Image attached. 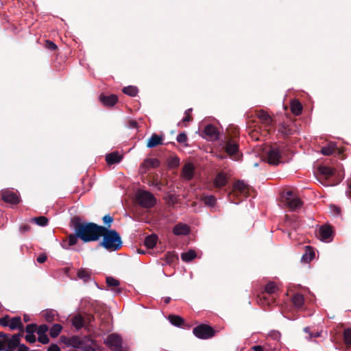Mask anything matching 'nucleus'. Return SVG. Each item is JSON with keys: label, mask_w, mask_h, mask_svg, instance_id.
Here are the masks:
<instances>
[{"label": "nucleus", "mask_w": 351, "mask_h": 351, "mask_svg": "<svg viewBox=\"0 0 351 351\" xmlns=\"http://www.w3.org/2000/svg\"><path fill=\"white\" fill-rule=\"evenodd\" d=\"M71 226L75 233L69 235V246L74 245L79 238L84 243L98 241L101 237L103 226L93 222H82L80 217H74L71 220Z\"/></svg>", "instance_id": "1"}, {"label": "nucleus", "mask_w": 351, "mask_h": 351, "mask_svg": "<svg viewBox=\"0 0 351 351\" xmlns=\"http://www.w3.org/2000/svg\"><path fill=\"white\" fill-rule=\"evenodd\" d=\"M101 234L103 239L99 243V246L110 252L117 251L121 248L123 242L117 230L108 229L103 226Z\"/></svg>", "instance_id": "2"}, {"label": "nucleus", "mask_w": 351, "mask_h": 351, "mask_svg": "<svg viewBox=\"0 0 351 351\" xmlns=\"http://www.w3.org/2000/svg\"><path fill=\"white\" fill-rule=\"evenodd\" d=\"M285 146H280L274 144L265 148V159L269 164L277 165L283 162V156L286 152Z\"/></svg>", "instance_id": "3"}, {"label": "nucleus", "mask_w": 351, "mask_h": 351, "mask_svg": "<svg viewBox=\"0 0 351 351\" xmlns=\"http://www.w3.org/2000/svg\"><path fill=\"white\" fill-rule=\"evenodd\" d=\"M282 202L292 211L300 208L302 205V202L292 191H287L282 193Z\"/></svg>", "instance_id": "4"}, {"label": "nucleus", "mask_w": 351, "mask_h": 351, "mask_svg": "<svg viewBox=\"0 0 351 351\" xmlns=\"http://www.w3.org/2000/svg\"><path fill=\"white\" fill-rule=\"evenodd\" d=\"M193 335L201 339H208L215 337L217 331L210 326L201 324L193 329Z\"/></svg>", "instance_id": "5"}, {"label": "nucleus", "mask_w": 351, "mask_h": 351, "mask_svg": "<svg viewBox=\"0 0 351 351\" xmlns=\"http://www.w3.org/2000/svg\"><path fill=\"white\" fill-rule=\"evenodd\" d=\"M239 131L237 128H234L233 131V137L228 138L225 144L226 152L229 156L234 160H239V144L234 138L238 135Z\"/></svg>", "instance_id": "6"}, {"label": "nucleus", "mask_w": 351, "mask_h": 351, "mask_svg": "<svg viewBox=\"0 0 351 351\" xmlns=\"http://www.w3.org/2000/svg\"><path fill=\"white\" fill-rule=\"evenodd\" d=\"M136 199L139 205L145 208H152L156 202L155 197L147 191H138Z\"/></svg>", "instance_id": "7"}, {"label": "nucleus", "mask_w": 351, "mask_h": 351, "mask_svg": "<svg viewBox=\"0 0 351 351\" xmlns=\"http://www.w3.org/2000/svg\"><path fill=\"white\" fill-rule=\"evenodd\" d=\"M104 343L112 351H125L123 349V339L121 336L117 334L112 333L108 336L104 341Z\"/></svg>", "instance_id": "8"}, {"label": "nucleus", "mask_w": 351, "mask_h": 351, "mask_svg": "<svg viewBox=\"0 0 351 351\" xmlns=\"http://www.w3.org/2000/svg\"><path fill=\"white\" fill-rule=\"evenodd\" d=\"M250 186L245 184L243 180H237L234 182L232 186V191L229 194L231 195H242L247 197L250 195Z\"/></svg>", "instance_id": "9"}, {"label": "nucleus", "mask_w": 351, "mask_h": 351, "mask_svg": "<svg viewBox=\"0 0 351 351\" xmlns=\"http://www.w3.org/2000/svg\"><path fill=\"white\" fill-rule=\"evenodd\" d=\"M61 339L67 346H71L73 348L78 349H81V348H82L83 344H84L85 340H88V339H86V337L80 338L78 336H73L69 338L62 337Z\"/></svg>", "instance_id": "10"}, {"label": "nucleus", "mask_w": 351, "mask_h": 351, "mask_svg": "<svg viewBox=\"0 0 351 351\" xmlns=\"http://www.w3.org/2000/svg\"><path fill=\"white\" fill-rule=\"evenodd\" d=\"M1 199L7 203L17 204L20 202L19 195L10 190H5L1 193Z\"/></svg>", "instance_id": "11"}, {"label": "nucleus", "mask_w": 351, "mask_h": 351, "mask_svg": "<svg viewBox=\"0 0 351 351\" xmlns=\"http://www.w3.org/2000/svg\"><path fill=\"white\" fill-rule=\"evenodd\" d=\"M160 164V160L157 158H147L141 165L140 171L141 173H146L150 168H156Z\"/></svg>", "instance_id": "12"}, {"label": "nucleus", "mask_w": 351, "mask_h": 351, "mask_svg": "<svg viewBox=\"0 0 351 351\" xmlns=\"http://www.w3.org/2000/svg\"><path fill=\"white\" fill-rule=\"evenodd\" d=\"M20 342L15 337L8 335L7 337L3 341V345L5 346V351H15L16 348L20 346Z\"/></svg>", "instance_id": "13"}, {"label": "nucleus", "mask_w": 351, "mask_h": 351, "mask_svg": "<svg viewBox=\"0 0 351 351\" xmlns=\"http://www.w3.org/2000/svg\"><path fill=\"white\" fill-rule=\"evenodd\" d=\"M195 172V167L194 165L191 163L188 162L185 164L182 169L181 172V176L183 179L189 181L193 179Z\"/></svg>", "instance_id": "14"}, {"label": "nucleus", "mask_w": 351, "mask_h": 351, "mask_svg": "<svg viewBox=\"0 0 351 351\" xmlns=\"http://www.w3.org/2000/svg\"><path fill=\"white\" fill-rule=\"evenodd\" d=\"M256 116L261 121V123L266 127L271 126L273 124L272 117L263 110L256 111Z\"/></svg>", "instance_id": "15"}, {"label": "nucleus", "mask_w": 351, "mask_h": 351, "mask_svg": "<svg viewBox=\"0 0 351 351\" xmlns=\"http://www.w3.org/2000/svg\"><path fill=\"white\" fill-rule=\"evenodd\" d=\"M99 101L102 103L104 106L106 107H112L117 103L118 97L114 94L110 95L101 94L99 95Z\"/></svg>", "instance_id": "16"}, {"label": "nucleus", "mask_w": 351, "mask_h": 351, "mask_svg": "<svg viewBox=\"0 0 351 351\" xmlns=\"http://www.w3.org/2000/svg\"><path fill=\"white\" fill-rule=\"evenodd\" d=\"M228 179L227 175L224 172L221 171L216 175L213 181V185L215 188L225 186L228 183Z\"/></svg>", "instance_id": "17"}, {"label": "nucleus", "mask_w": 351, "mask_h": 351, "mask_svg": "<svg viewBox=\"0 0 351 351\" xmlns=\"http://www.w3.org/2000/svg\"><path fill=\"white\" fill-rule=\"evenodd\" d=\"M319 236L323 241H327L332 237V229L329 225H324L319 228Z\"/></svg>", "instance_id": "18"}, {"label": "nucleus", "mask_w": 351, "mask_h": 351, "mask_svg": "<svg viewBox=\"0 0 351 351\" xmlns=\"http://www.w3.org/2000/svg\"><path fill=\"white\" fill-rule=\"evenodd\" d=\"M317 170L320 175L324 176L326 180L333 176L335 172V170L333 168L324 165L319 166Z\"/></svg>", "instance_id": "19"}, {"label": "nucleus", "mask_w": 351, "mask_h": 351, "mask_svg": "<svg viewBox=\"0 0 351 351\" xmlns=\"http://www.w3.org/2000/svg\"><path fill=\"white\" fill-rule=\"evenodd\" d=\"M9 328L11 330H22L23 328V323L19 316L10 317L9 322Z\"/></svg>", "instance_id": "20"}, {"label": "nucleus", "mask_w": 351, "mask_h": 351, "mask_svg": "<svg viewBox=\"0 0 351 351\" xmlns=\"http://www.w3.org/2000/svg\"><path fill=\"white\" fill-rule=\"evenodd\" d=\"M190 229L186 224L178 223L173 228V233L175 235H186L189 233Z\"/></svg>", "instance_id": "21"}, {"label": "nucleus", "mask_w": 351, "mask_h": 351, "mask_svg": "<svg viewBox=\"0 0 351 351\" xmlns=\"http://www.w3.org/2000/svg\"><path fill=\"white\" fill-rule=\"evenodd\" d=\"M162 144V138L156 134H153L147 141V147L148 148H153Z\"/></svg>", "instance_id": "22"}, {"label": "nucleus", "mask_w": 351, "mask_h": 351, "mask_svg": "<svg viewBox=\"0 0 351 351\" xmlns=\"http://www.w3.org/2000/svg\"><path fill=\"white\" fill-rule=\"evenodd\" d=\"M122 156L118 152H112L106 156V161L108 165H113L119 162Z\"/></svg>", "instance_id": "23"}, {"label": "nucleus", "mask_w": 351, "mask_h": 351, "mask_svg": "<svg viewBox=\"0 0 351 351\" xmlns=\"http://www.w3.org/2000/svg\"><path fill=\"white\" fill-rule=\"evenodd\" d=\"M91 271L88 269L81 268L77 272L78 278L82 280L84 282H88L90 280Z\"/></svg>", "instance_id": "24"}, {"label": "nucleus", "mask_w": 351, "mask_h": 351, "mask_svg": "<svg viewBox=\"0 0 351 351\" xmlns=\"http://www.w3.org/2000/svg\"><path fill=\"white\" fill-rule=\"evenodd\" d=\"M290 108L292 113L296 116L300 115L303 109L302 104L297 99L291 101Z\"/></svg>", "instance_id": "25"}, {"label": "nucleus", "mask_w": 351, "mask_h": 351, "mask_svg": "<svg viewBox=\"0 0 351 351\" xmlns=\"http://www.w3.org/2000/svg\"><path fill=\"white\" fill-rule=\"evenodd\" d=\"M71 322L77 330H80L84 326V319L80 314L74 315L71 319Z\"/></svg>", "instance_id": "26"}, {"label": "nucleus", "mask_w": 351, "mask_h": 351, "mask_svg": "<svg viewBox=\"0 0 351 351\" xmlns=\"http://www.w3.org/2000/svg\"><path fill=\"white\" fill-rule=\"evenodd\" d=\"M158 237L155 234H152L145 237L144 241L145 245L148 248H154L157 243Z\"/></svg>", "instance_id": "27"}, {"label": "nucleus", "mask_w": 351, "mask_h": 351, "mask_svg": "<svg viewBox=\"0 0 351 351\" xmlns=\"http://www.w3.org/2000/svg\"><path fill=\"white\" fill-rule=\"evenodd\" d=\"M291 301L295 307L301 308L304 302V296L300 293H295L291 298Z\"/></svg>", "instance_id": "28"}, {"label": "nucleus", "mask_w": 351, "mask_h": 351, "mask_svg": "<svg viewBox=\"0 0 351 351\" xmlns=\"http://www.w3.org/2000/svg\"><path fill=\"white\" fill-rule=\"evenodd\" d=\"M306 248L305 253L302 256V261L308 263L314 258L315 252L310 246H306Z\"/></svg>", "instance_id": "29"}, {"label": "nucleus", "mask_w": 351, "mask_h": 351, "mask_svg": "<svg viewBox=\"0 0 351 351\" xmlns=\"http://www.w3.org/2000/svg\"><path fill=\"white\" fill-rule=\"evenodd\" d=\"M197 254L195 250H190L181 254V258L184 262L189 263L196 257Z\"/></svg>", "instance_id": "30"}, {"label": "nucleus", "mask_w": 351, "mask_h": 351, "mask_svg": "<svg viewBox=\"0 0 351 351\" xmlns=\"http://www.w3.org/2000/svg\"><path fill=\"white\" fill-rule=\"evenodd\" d=\"M204 132L205 134L209 137L217 138V128L211 124L207 125L205 127Z\"/></svg>", "instance_id": "31"}, {"label": "nucleus", "mask_w": 351, "mask_h": 351, "mask_svg": "<svg viewBox=\"0 0 351 351\" xmlns=\"http://www.w3.org/2000/svg\"><path fill=\"white\" fill-rule=\"evenodd\" d=\"M168 319L171 324L178 327L181 326L184 322V319L178 315H170Z\"/></svg>", "instance_id": "32"}, {"label": "nucleus", "mask_w": 351, "mask_h": 351, "mask_svg": "<svg viewBox=\"0 0 351 351\" xmlns=\"http://www.w3.org/2000/svg\"><path fill=\"white\" fill-rule=\"evenodd\" d=\"M167 162L169 168H176L180 165V158L176 155L171 156L167 158Z\"/></svg>", "instance_id": "33"}, {"label": "nucleus", "mask_w": 351, "mask_h": 351, "mask_svg": "<svg viewBox=\"0 0 351 351\" xmlns=\"http://www.w3.org/2000/svg\"><path fill=\"white\" fill-rule=\"evenodd\" d=\"M124 94L128 95L130 97H135L138 92L137 87L134 86H125L122 89Z\"/></svg>", "instance_id": "34"}, {"label": "nucleus", "mask_w": 351, "mask_h": 351, "mask_svg": "<svg viewBox=\"0 0 351 351\" xmlns=\"http://www.w3.org/2000/svg\"><path fill=\"white\" fill-rule=\"evenodd\" d=\"M62 330V326L59 324H55L52 326L49 330V335L52 338H55L59 335Z\"/></svg>", "instance_id": "35"}, {"label": "nucleus", "mask_w": 351, "mask_h": 351, "mask_svg": "<svg viewBox=\"0 0 351 351\" xmlns=\"http://www.w3.org/2000/svg\"><path fill=\"white\" fill-rule=\"evenodd\" d=\"M31 221L36 223L40 226H46L48 224L49 219L46 217L40 216L32 218Z\"/></svg>", "instance_id": "36"}, {"label": "nucleus", "mask_w": 351, "mask_h": 351, "mask_svg": "<svg viewBox=\"0 0 351 351\" xmlns=\"http://www.w3.org/2000/svg\"><path fill=\"white\" fill-rule=\"evenodd\" d=\"M343 342L347 348H350L351 346V329L346 328L343 333Z\"/></svg>", "instance_id": "37"}, {"label": "nucleus", "mask_w": 351, "mask_h": 351, "mask_svg": "<svg viewBox=\"0 0 351 351\" xmlns=\"http://www.w3.org/2000/svg\"><path fill=\"white\" fill-rule=\"evenodd\" d=\"M277 290L278 287L273 282H270L265 285L264 292L267 295H273L276 292Z\"/></svg>", "instance_id": "38"}, {"label": "nucleus", "mask_w": 351, "mask_h": 351, "mask_svg": "<svg viewBox=\"0 0 351 351\" xmlns=\"http://www.w3.org/2000/svg\"><path fill=\"white\" fill-rule=\"evenodd\" d=\"M56 315V311L51 309L44 311L43 315L47 322H52L55 320Z\"/></svg>", "instance_id": "39"}, {"label": "nucleus", "mask_w": 351, "mask_h": 351, "mask_svg": "<svg viewBox=\"0 0 351 351\" xmlns=\"http://www.w3.org/2000/svg\"><path fill=\"white\" fill-rule=\"evenodd\" d=\"M335 149V144H329L328 146L322 148L321 153L325 156H330L334 153Z\"/></svg>", "instance_id": "40"}, {"label": "nucleus", "mask_w": 351, "mask_h": 351, "mask_svg": "<svg viewBox=\"0 0 351 351\" xmlns=\"http://www.w3.org/2000/svg\"><path fill=\"white\" fill-rule=\"evenodd\" d=\"M202 200L206 206L213 207L215 205L217 199L214 195H205L202 197Z\"/></svg>", "instance_id": "41"}, {"label": "nucleus", "mask_w": 351, "mask_h": 351, "mask_svg": "<svg viewBox=\"0 0 351 351\" xmlns=\"http://www.w3.org/2000/svg\"><path fill=\"white\" fill-rule=\"evenodd\" d=\"M268 295L264 291L258 295L257 302L262 306H269Z\"/></svg>", "instance_id": "42"}, {"label": "nucleus", "mask_w": 351, "mask_h": 351, "mask_svg": "<svg viewBox=\"0 0 351 351\" xmlns=\"http://www.w3.org/2000/svg\"><path fill=\"white\" fill-rule=\"evenodd\" d=\"M176 260H178V257L173 253L168 252L165 256V261L167 264H172Z\"/></svg>", "instance_id": "43"}, {"label": "nucleus", "mask_w": 351, "mask_h": 351, "mask_svg": "<svg viewBox=\"0 0 351 351\" xmlns=\"http://www.w3.org/2000/svg\"><path fill=\"white\" fill-rule=\"evenodd\" d=\"M102 220L105 225L104 227L109 229L112 226L114 219L110 215H106L105 216L103 217Z\"/></svg>", "instance_id": "44"}, {"label": "nucleus", "mask_w": 351, "mask_h": 351, "mask_svg": "<svg viewBox=\"0 0 351 351\" xmlns=\"http://www.w3.org/2000/svg\"><path fill=\"white\" fill-rule=\"evenodd\" d=\"M106 284L108 287H118L119 285V281L111 276H108L106 278Z\"/></svg>", "instance_id": "45"}, {"label": "nucleus", "mask_w": 351, "mask_h": 351, "mask_svg": "<svg viewBox=\"0 0 351 351\" xmlns=\"http://www.w3.org/2000/svg\"><path fill=\"white\" fill-rule=\"evenodd\" d=\"M45 47L46 49L51 51L56 50L58 48L57 45L49 40H45Z\"/></svg>", "instance_id": "46"}, {"label": "nucleus", "mask_w": 351, "mask_h": 351, "mask_svg": "<svg viewBox=\"0 0 351 351\" xmlns=\"http://www.w3.org/2000/svg\"><path fill=\"white\" fill-rule=\"evenodd\" d=\"M279 132L287 136L292 134L291 130L287 125H282L279 128Z\"/></svg>", "instance_id": "47"}, {"label": "nucleus", "mask_w": 351, "mask_h": 351, "mask_svg": "<svg viewBox=\"0 0 351 351\" xmlns=\"http://www.w3.org/2000/svg\"><path fill=\"white\" fill-rule=\"evenodd\" d=\"M49 330V327L46 324L40 325L37 327V334L38 335H46V332Z\"/></svg>", "instance_id": "48"}, {"label": "nucleus", "mask_w": 351, "mask_h": 351, "mask_svg": "<svg viewBox=\"0 0 351 351\" xmlns=\"http://www.w3.org/2000/svg\"><path fill=\"white\" fill-rule=\"evenodd\" d=\"M10 321V317L8 315H5L3 317H0V325L3 327H9Z\"/></svg>", "instance_id": "49"}, {"label": "nucleus", "mask_w": 351, "mask_h": 351, "mask_svg": "<svg viewBox=\"0 0 351 351\" xmlns=\"http://www.w3.org/2000/svg\"><path fill=\"white\" fill-rule=\"evenodd\" d=\"M37 330V325L36 324H30L26 326L25 332L27 334H34V332Z\"/></svg>", "instance_id": "50"}, {"label": "nucleus", "mask_w": 351, "mask_h": 351, "mask_svg": "<svg viewBox=\"0 0 351 351\" xmlns=\"http://www.w3.org/2000/svg\"><path fill=\"white\" fill-rule=\"evenodd\" d=\"M176 140L180 143H184L188 141L187 135L185 132L180 133L176 138Z\"/></svg>", "instance_id": "51"}, {"label": "nucleus", "mask_w": 351, "mask_h": 351, "mask_svg": "<svg viewBox=\"0 0 351 351\" xmlns=\"http://www.w3.org/2000/svg\"><path fill=\"white\" fill-rule=\"evenodd\" d=\"M192 108L187 109L185 112V117L182 119V122H190L193 120V117L191 115V112H192Z\"/></svg>", "instance_id": "52"}, {"label": "nucleus", "mask_w": 351, "mask_h": 351, "mask_svg": "<svg viewBox=\"0 0 351 351\" xmlns=\"http://www.w3.org/2000/svg\"><path fill=\"white\" fill-rule=\"evenodd\" d=\"M38 340L43 344H47L49 342V339L47 335H38Z\"/></svg>", "instance_id": "53"}, {"label": "nucleus", "mask_w": 351, "mask_h": 351, "mask_svg": "<svg viewBox=\"0 0 351 351\" xmlns=\"http://www.w3.org/2000/svg\"><path fill=\"white\" fill-rule=\"evenodd\" d=\"M25 339L27 342H29L30 343H34L36 341V336L34 334L26 335L25 337Z\"/></svg>", "instance_id": "54"}, {"label": "nucleus", "mask_w": 351, "mask_h": 351, "mask_svg": "<svg viewBox=\"0 0 351 351\" xmlns=\"http://www.w3.org/2000/svg\"><path fill=\"white\" fill-rule=\"evenodd\" d=\"M86 340H85L84 344H83L82 348H81L83 351H96V350L91 345L86 344Z\"/></svg>", "instance_id": "55"}, {"label": "nucleus", "mask_w": 351, "mask_h": 351, "mask_svg": "<svg viewBox=\"0 0 351 351\" xmlns=\"http://www.w3.org/2000/svg\"><path fill=\"white\" fill-rule=\"evenodd\" d=\"M47 351H61V350L57 344L52 343L47 348Z\"/></svg>", "instance_id": "56"}, {"label": "nucleus", "mask_w": 351, "mask_h": 351, "mask_svg": "<svg viewBox=\"0 0 351 351\" xmlns=\"http://www.w3.org/2000/svg\"><path fill=\"white\" fill-rule=\"evenodd\" d=\"M19 330V332L17 333V334H14L12 335V336L16 339H17V340L19 341V342L21 343V338L23 336V332H24V327L23 328L22 330Z\"/></svg>", "instance_id": "57"}, {"label": "nucleus", "mask_w": 351, "mask_h": 351, "mask_svg": "<svg viewBox=\"0 0 351 351\" xmlns=\"http://www.w3.org/2000/svg\"><path fill=\"white\" fill-rule=\"evenodd\" d=\"M47 257L45 254H40L37 258V261L39 263H43L47 261Z\"/></svg>", "instance_id": "58"}, {"label": "nucleus", "mask_w": 351, "mask_h": 351, "mask_svg": "<svg viewBox=\"0 0 351 351\" xmlns=\"http://www.w3.org/2000/svg\"><path fill=\"white\" fill-rule=\"evenodd\" d=\"M19 230L21 233H25V232H28L31 230V226L29 225L25 224L21 226Z\"/></svg>", "instance_id": "59"}, {"label": "nucleus", "mask_w": 351, "mask_h": 351, "mask_svg": "<svg viewBox=\"0 0 351 351\" xmlns=\"http://www.w3.org/2000/svg\"><path fill=\"white\" fill-rule=\"evenodd\" d=\"M17 351H29V348L26 346L25 344L20 343V346L18 347Z\"/></svg>", "instance_id": "60"}, {"label": "nucleus", "mask_w": 351, "mask_h": 351, "mask_svg": "<svg viewBox=\"0 0 351 351\" xmlns=\"http://www.w3.org/2000/svg\"><path fill=\"white\" fill-rule=\"evenodd\" d=\"M304 331L306 333H309V339H311L313 337H319V334L316 332L315 335L309 332V328L308 327L304 328Z\"/></svg>", "instance_id": "61"}, {"label": "nucleus", "mask_w": 351, "mask_h": 351, "mask_svg": "<svg viewBox=\"0 0 351 351\" xmlns=\"http://www.w3.org/2000/svg\"><path fill=\"white\" fill-rule=\"evenodd\" d=\"M268 302H269V306L271 304L274 303L276 301V298L273 295H268Z\"/></svg>", "instance_id": "62"}, {"label": "nucleus", "mask_w": 351, "mask_h": 351, "mask_svg": "<svg viewBox=\"0 0 351 351\" xmlns=\"http://www.w3.org/2000/svg\"><path fill=\"white\" fill-rule=\"evenodd\" d=\"M252 349L253 351H264V349L261 346H254Z\"/></svg>", "instance_id": "63"}, {"label": "nucleus", "mask_w": 351, "mask_h": 351, "mask_svg": "<svg viewBox=\"0 0 351 351\" xmlns=\"http://www.w3.org/2000/svg\"><path fill=\"white\" fill-rule=\"evenodd\" d=\"M8 334H5L3 332H0V340H5Z\"/></svg>", "instance_id": "64"}]
</instances>
